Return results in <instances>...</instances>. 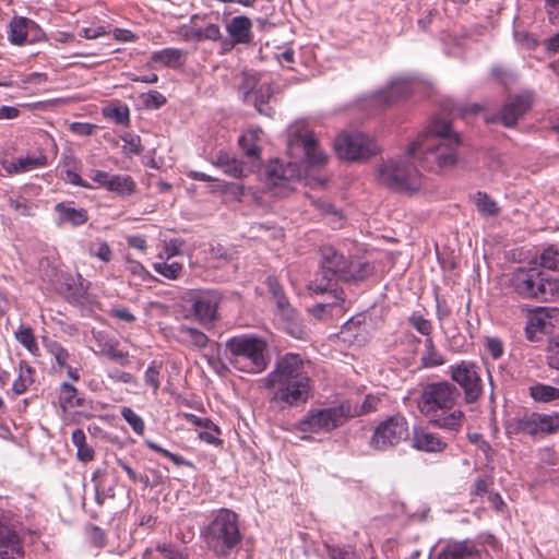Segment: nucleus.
Listing matches in <instances>:
<instances>
[{"mask_svg": "<svg viewBox=\"0 0 559 559\" xmlns=\"http://www.w3.org/2000/svg\"><path fill=\"white\" fill-rule=\"evenodd\" d=\"M264 389L272 393L271 402L284 407L306 404L311 397L313 381L305 370L299 355L288 353L277 359L274 369L261 381Z\"/></svg>", "mask_w": 559, "mask_h": 559, "instance_id": "nucleus-1", "label": "nucleus"}, {"mask_svg": "<svg viewBox=\"0 0 559 559\" xmlns=\"http://www.w3.org/2000/svg\"><path fill=\"white\" fill-rule=\"evenodd\" d=\"M459 397L457 388L443 380L423 385L416 404L418 412L429 425L450 432H459L465 419L464 413L455 408Z\"/></svg>", "mask_w": 559, "mask_h": 559, "instance_id": "nucleus-2", "label": "nucleus"}, {"mask_svg": "<svg viewBox=\"0 0 559 559\" xmlns=\"http://www.w3.org/2000/svg\"><path fill=\"white\" fill-rule=\"evenodd\" d=\"M205 548L217 559H227L242 546L243 535L239 526V515L222 508L213 512L209 523L201 530Z\"/></svg>", "mask_w": 559, "mask_h": 559, "instance_id": "nucleus-3", "label": "nucleus"}, {"mask_svg": "<svg viewBox=\"0 0 559 559\" xmlns=\"http://www.w3.org/2000/svg\"><path fill=\"white\" fill-rule=\"evenodd\" d=\"M320 254V269L313 282L314 293L332 290L338 281H362L373 272L370 263L352 261L332 246L322 247Z\"/></svg>", "mask_w": 559, "mask_h": 559, "instance_id": "nucleus-4", "label": "nucleus"}, {"mask_svg": "<svg viewBox=\"0 0 559 559\" xmlns=\"http://www.w3.org/2000/svg\"><path fill=\"white\" fill-rule=\"evenodd\" d=\"M459 144V138L418 136L407 155L417 158L424 169L440 173L456 165Z\"/></svg>", "mask_w": 559, "mask_h": 559, "instance_id": "nucleus-5", "label": "nucleus"}, {"mask_svg": "<svg viewBox=\"0 0 559 559\" xmlns=\"http://www.w3.org/2000/svg\"><path fill=\"white\" fill-rule=\"evenodd\" d=\"M230 354V364L248 373L264 371L270 362L266 342L253 334H241L228 338L225 343Z\"/></svg>", "mask_w": 559, "mask_h": 559, "instance_id": "nucleus-6", "label": "nucleus"}, {"mask_svg": "<svg viewBox=\"0 0 559 559\" xmlns=\"http://www.w3.org/2000/svg\"><path fill=\"white\" fill-rule=\"evenodd\" d=\"M510 287L525 299L548 301L559 294V282L547 277L538 267H518L510 277Z\"/></svg>", "mask_w": 559, "mask_h": 559, "instance_id": "nucleus-7", "label": "nucleus"}, {"mask_svg": "<svg viewBox=\"0 0 559 559\" xmlns=\"http://www.w3.org/2000/svg\"><path fill=\"white\" fill-rule=\"evenodd\" d=\"M409 158L413 157L406 153L403 157L383 163L378 170L379 182L395 192L418 191L421 187V176Z\"/></svg>", "mask_w": 559, "mask_h": 559, "instance_id": "nucleus-8", "label": "nucleus"}, {"mask_svg": "<svg viewBox=\"0 0 559 559\" xmlns=\"http://www.w3.org/2000/svg\"><path fill=\"white\" fill-rule=\"evenodd\" d=\"M352 402L342 401L338 405L326 408H313L298 423L301 432L320 433L331 432L353 418Z\"/></svg>", "mask_w": 559, "mask_h": 559, "instance_id": "nucleus-9", "label": "nucleus"}, {"mask_svg": "<svg viewBox=\"0 0 559 559\" xmlns=\"http://www.w3.org/2000/svg\"><path fill=\"white\" fill-rule=\"evenodd\" d=\"M408 437V421L402 414H394L382 420L373 430L369 445L385 451L400 444Z\"/></svg>", "mask_w": 559, "mask_h": 559, "instance_id": "nucleus-10", "label": "nucleus"}, {"mask_svg": "<svg viewBox=\"0 0 559 559\" xmlns=\"http://www.w3.org/2000/svg\"><path fill=\"white\" fill-rule=\"evenodd\" d=\"M449 374L453 382L460 385L466 403H475L483 395V380L480 368L473 361L462 360L449 367Z\"/></svg>", "mask_w": 559, "mask_h": 559, "instance_id": "nucleus-11", "label": "nucleus"}, {"mask_svg": "<svg viewBox=\"0 0 559 559\" xmlns=\"http://www.w3.org/2000/svg\"><path fill=\"white\" fill-rule=\"evenodd\" d=\"M334 147L337 155L347 160L365 159L379 152L377 142L361 132L340 134Z\"/></svg>", "mask_w": 559, "mask_h": 559, "instance_id": "nucleus-12", "label": "nucleus"}, {"mask_svg": "<svg viewBox=\"0 0 559 559\" xmlns=\"http://www.w3.org/2000/svg\"><path fill=\"white\" fill-rule=\"evenodd\" d=\"M288 147H301L305 152L306 160L311 166H322L326 163V155L320 148L312 132L306 126H296L290 130L288 136Z\"/></svg>", "mask_w": 559, "mask_h": 559, "instance_id": "nucleus-13", "label": "nucleus"}, {"mask_svg": "<svg viewBox=\"0 0 559 559\" xmlns=\"http://www.w3.org/2000/svg\"><path fill=\"white\" fill-rule=\"evenodd\" d=\"M301 173L297 163L289 162L286 165L275 160L271 163L266 170L267 185L284 190L283 194L292 191L293 183L299 180Z\"/></svg>", "mask_w": 559, "mask_h": 559, "instance_id": "nucleus-14", "label": "nucleus"}, {"mask_svg": "<svg viewBox=\"0 0 559 559\" xmlns=\"http://www.w3.org/2000/svg\"><path fill=\"white\" fill-rule=\"evenodd\" d=\"M222 296L216 290L200 292L193 298L192 311L195 320L202 325L213 323L217 319V308Z\"/></svg>", "mask_w": 559, "mask_h": 559, "instance_id": "nucleus-15", "label": "nucleus"}, {"mask_svg": "<svg viewBox=\"0 0 559 559\" xmlns=\"http://www.w3.org/2000/svg\"><path fill=\"white\" fill-rule=\"evenodd\" d=\"M557 308L538 307L530 311L525 325V334L531 342H537L542 335L554 328L552 318L558 314Z\"/></svg>", "mask_w": 559, "mask_h": 559, "instance_id": "nucleus-16", "label": "nucleus"}, {"mask_svg": "<svg viewBox=\"0 0 559 559\" xmlns=\"http://www.w3.org/2000/svg\"><path fill=\"white\" fill-rule=\"evenodd\" d=\"M533 100L534 96L531 92L515 95L504 104L495 120L500 121L504 127H514L518 120L531 109Z\"/></svg>", "mask_w": 559, "mask_h": 559, "instance_id": "nucleus-17", "label": "nucleus"}, {"mask_svg": "<svg viewBox=\"0 0 559 559\" xmlns=\"http://www.w3.org/2000/svg\"><path fill=\"white\" fill-rule=\"evenodd\" d=\"M22 542L13 528L0 519V559H23Z\"/></svg>", "mask_w": 559, "mask_h": 559, "instance_id": "nucleus-18", "label": "nucleus"}, {"mask_svg": "<svg viewBox=\"0 0 559 559\" xmlns=\"http://www.w3.org/2000/svg\"><path fill=\"white\" fill-rule=\"evenodd\" d=\"M436 559H480V551L469 539L448 540Z\"/></svg>", "mask_w": 559, "mask_h": 559, "instance_id": "nucleus-19", "label": "nucleus"}, {"mask_svg": "<svg viewBox=\"0 0 559 559\" xmlns=\"http://www.w3.org/2000/svg\"><path fill=\"white\" fill-rule=\"evenodd\" d=\"M412 445L418 451L428 453H441L448 443L438 433L429 431L424 427H414Z\"/></svg>", "mask_w": 559, "mask_h": 559, "instance_id": "nucleus-20", "label": "nucleus"}, {"mask_svg": "<svg viewBox=\"0 0 559 559\" xmlns=\"http://www.w3.org/2000/svg\"><path fill=\"white\" fill-rule=\"evenodd\" d=\"M58 213V225L70 224L71 226H81L88 221L87 211L75 209L70 202H59L55 206Z\"/></svg>", "mask_w": 559, "mask_h": 559, "instance_id": "nucleus-21", "label": "nucleus"}, {"mask_svg": "<svg viewBox=\"0 0 559 559\" xmlns=\"http://www.w3.org/2000/svg\"><path fill=\"white\" fill-rule=\"evenodd\" d=\"M539 414L533 413L522 417H515L508 421L506 430L508 435L527 433L531 436L539 435Z\"/></svg>", "mask_w": 559, "mask_h": 559, "instance_id": "nucleus-22", "label": "nucleus"}, {"mask_svg": "<svg viewBox=\"0 0 559 559\" xmlns=\"http://www.w3.org/2000/svg\"><path fill=\"white\" fill-rule=\"evenodd\" d=\"M1 166L3 169L9 174H20L25 173L31 169L37 168V167H44L47 165V156L43 153H40L37 156H27L24 158H19L17 160H8L2 159Z\"/></svg>", "mask_w": 559, "mask_h": 559, "instance_id": "nucleus-23", "label": "nucleus"}, {"mask_svg": "<svg viewBox=\"0 0 559 559\" xmlns=\"http://www.w3.org/2000/svg\"><path fill=\"white\" fill-rule=\"evenodd\" d=\"M260 129L248 130L246 133L239 136L238 144L243 151L245 155L253 163L260 162L261 148L258 145L260 141Z\"/></svg>", "mask_w": 559, "mask_h": 559, "instance_id": "nucleus-24", "label": "nucleus"}, {"mask_svg": "<svg viewBox=\"0 0 559 559\" xmlns=\"http://www.w3.org/2000/svg\"><path fill=\"white\" fill-rule=\"evenodd\" d=\"M94 336L98 342L102 355L121 366H128L130 364L129 353L120 349L117 341H104L102 333L94 334Z\"/></svg>", "mask_w": 559, "mask_h": 559, "instance_id": "nucleus-25", "label": "nucleus"}, {"mask_svg": "<svg viewBox=\"0 0 559 559\" xmlns=\"http://www.w3.org/2000/svg\"><path fill=\"white\" fill-rule=\"evenodd\" d=\"M227 31L236 44H248L251 40V22L246 16L231 19Z\"/></svg>", "mask_w": 559, "mask_h": 559, "instance_id": "nucleus-26", "label": "nucleus"}, {"mask_svg": "<svg viewBox=\"0 0 559 559\" xmlns=\"http://www.w3.org/2000/svg\"><path fill=\"white\" fill-rule=\"evenodd\" d=\"M215 165L223 169V171L234 178H241L245 176V167L242 162L227 152L219 151L216 155Z\"/></svg>", "mask_w": 559, "mask_h": 559, "instance_id": "nucleus-27", "label": "nucleus"}, {"mask_svg": "<svg viewBox=\"0 0 559 559\" xmlns=\"http://www.w3.org/2000/svg\"><path fill=\"white\" fill-rule=\"evenodd\" d=\"M35 381V369L25 360H21L19 364V376L12 384V391L16 395H21L27 391V389Z\"/></svg>", "mask_w": 559, "mask_h": 559, "instance_id": "nucleus-28", "label": "nucleus"}, {"mask_svg": "<svg viewBox=\"0 0 559 559\" xmlns=\"http://www.w3.org/2000/svg\"><path fill=\"white\" fill-rule=\"evenodd\" d=\"M106 189L120 197H129L135 192L136 183L129 175H112Z\"/></svg>", "mask_w": 559, "mask_h": 559, "instance_id": "nucleus-29", "label": "nucleus"}, {"mask_svg": "<svg viewBox=\"0 0 559 559\" xmlns=\"http://www.w3.org/2000/svg\"><path fill=\"white\" fill-rule=\"evenodd\" d=\"M179 335L181 343L199 349L205 348L210 341L205 333L187 325H181L179 328Z\"/></svg>", "mask_w": 559, "mask_h": 559, "instance_id": "nucleus-30", "label": "nucleus"}, {"mask_svg": "<svg viewBox=\"0 0 559 559\" xmlns=\"http://www.w3.org/2000/svg\"><path fill=\"white\" fill-rule=\"evenodd\" d=\"M266 286L269 292L275 299L278 309L282 310L283 314H286L287 317H293L294 310L290 308L289 301L277 278L274 276H269L266 278Z\"/></svg>", "mask_w": 559, "mask_h": 559, "instance_id": "nucleus-31", "label": "nucleus"}, {"mask_svg": "<svg viewBox=\"0 0 559 559\" xmlns=\"http://www.w3.org/2000/svg\"><path fill=\"white\" fill-rule=\"evenodd\" d=\"M412 82L406 79H399L391 83L383 98L388 105L393 104L412 93Z\"/></svg>", "mask_w": 559, "mask_h": 559, "instance_id": "nucleus-32", "label": "nucleus"}, {"mask_svg": "<svg viewBox=\"0 0 559 559\" xmlns=\"http://www.w3.org/2000/svg\"><path fill=\"white\" fill-rule=\"evenodd\" d=\"M272 94L273 90L270 84H262L259 88L252 92L253 106L261 115H265L267 117L273 116V109L267 106Z\"/></svg>", "mask_w": 559, "mask_h": 559, "instance_id": "nucleus-33", "label": "nucleus"}, {"mask_svg": "<svg viewBox=\"0 0 559 559\" xmlns=\"http://www.w3.org/2000/svg\"><path fill=\"white\" fill-rule=\"evenodd\" d=\"M183 51L177 48H165L153 52L151 60L153 62L163 63L169 68H177L181 66Z\"/></svg>", "mask_w": 559, "mask_h": 559, "instance_id": "nucleus-34", "label": "nucleus"}, {"mask_svg": "<svg viewBox=\"0 0 559 559\" xmlns=\"http://www.w3.org/2000/svg\"><path fill=\"white\" fill-rule=\"evenodd\" d=\"M59 404L63 409L83 406V399L78 397V390L68 382H62L59 389Z\"/></svg>", "mask_w": 559, "mask_h": 559, "instance_id": "nucleus-35", "label": "nucleus"}, {"mask_svg": "<svg viewBox=\"0 0 559 559\" xmlns=\"http://www.w3.org/2000/svg\"><path fill=\"white\" fill-rule=\"evenodd\" d=\"M72 443L76 447V456L81 462L87 463L94 459V450L86 443V436L82 429H75L71 437Z\"/></svg>", "mask_w": 559, "mask_h": 559, "instance_id": "nucleus-36", "label": "nucleus"}, {"mask_svg": "<svg viewBox=\"0 0 559 559\" xmlns=\"http://www.w3.org/2000/svg\"><path fill=\"white\" fill-rule=\"evenodd\" d=\"M530 396L538 403H549L556 400H559V389L537 383L528 388Z\"/></svg>", "mask_w": 559, "mask_h": 559, "instance_id": "nucleus-37", "label": "nucleus"}, {"mask_svg": "<svg viewBox=\"0 0 559 559\" xmlns=\"http://www.w3.org/2000/svg\"><path fill=\"white\" fill-rule=\"evenodd\" d=\"M426 349L420 358L423 368H433L442 366L445 360L443 356L436 349L432 337H427L425 342Z\"/></svg>", "mask_w": 559, "mask_h": 559, "instance_id": "nucleus-38", "label": "nucleus"}, {"mask_svg": "<svg viewBox=\"0 0 559 559\" xmlns=\"http://www.w3.org/2000/svg\"><path fill=\"white\" fill-rule=\"evenodd\" d=\"M31 21L26 17H14L10 23V41L22 45L27 39V25Z\"/></svg>", "mask_w": 559, "mask_h": 559, "instance_id": "nucleus-39", "label": "nucleus"}, {"mask_svg": "<svg viewBox=\"0 0 559 559\" xmlns=\"http://www.w3.org/2000/svg\"><path fill=\"white\" fill-rule=\"evenodd\" d=\"M418 136L459 138L451 131V124L444 119H433L427 130Z\"/></svg>", "mask_w": 559, "mask_h": 559, "instance_id": "nucleus-40", "label": "nucleus"}, {"mask_svg": "<svg viewBox=\"0 0 559 559\" xmlns=\"http://www.w3.org/2000/svg\"><path fill=\"white\" fill-rule=\"evenodd\" d=\"M474 201L478 212L484 216H497L500 212L496 201L485 192L478 191Z\"/></svg>", "mask_w": 559, "mask_h": 559, "instance_id": "nucleus-41", "label": "nucleus"}, {"mask_svg": "<svg viewBox=\"0 0 559 559\" xmlns=\"http://www.w3.org/2000/svg\"><path fill=\"white\" fill-rule=\"evenodd\" d=\"M44 345L47 352L53 356L56 362L60 368L67 367V361L70 357L69 352L57 341L45 340Z\"/></svg>", "mask_w": 559, "mask_h": 559, "instance_id": "nucleus-42", "label": "nucleus"}, {"mask_svg": "<svg viewBox=\"0 0 559 559\" xmlns=\"http://www.w3.org/2000/svg\"><path fill=\"white\" fill-rule=\"evenodd\" d=\"M15 337L31 354L38 355L39 347L36 343L33 330L29 326H21L15 332Z\"/></svg>", "mask_w": 559, "mask_h": 559, "instance_id": "nucleus-43", "label": "nucleus"}, {"mask_svg": "<svg viewBox=\"0 0 559 559\" xmlns=\"http://www.w3.org/2000/svg\"><path fill=\"white\" fill-rule=\"evenodd\" d=\"M154 271L168 278V280H177L182 274V264L178 262H156L153 264Z\"/></svg>", "mask_w": 559, "mask_h": 559, "instance_id": "nucleus-44", "label": "nucleus"}, {"mask_svg": "<svg viewBox=\"0 0 559 559\" xmlns=\"http://www.w3.org/2000/svg\"><path fill=\"white\" fill-rule=\"evenodd\" d=\"M540 265L545 269L559 271V246L550 245L540 254Z\"/></svg>", "mask_w": 559, "mask_h": 559, "instance_id": "nucleus-45", "label": "nucleus"}, {"mask_svg": "<svg viewBox=\"0 0 559 559\" xmlns=\"http://www.w3.org/2000/svg\"><path fill=\"white\" fill-rule=\"evenodd\" d=\"M8 203H9V206L12 210L17 212L22 216L29 217V216H34L35 215L36 205L32 201L27 200L26 198H23V197H19V198L9 197Z\"/></svg>", "mask_w": 559, "mask_h": 559, "instance_id": "nucleus-46", "label": "nucleus"}, {"mask_svg": "<svg viewBox=\"0 0 559 559\" xmlns=\"http://www.w3.org/2000/svg\"><path fill=\"white\" fill-rule=\"evenodd\" d=\"M103 115L106 118L112 119L118 124H128L130 121V110L127 105L105 107Z\"/></svg>", "mask_w": 559, "mask_h": 559, "instance_id": "nucleus-47", "label": "nucleus"}, {"mask_svg": "<svg viewBox=\"0 0 559 559\" xmlns=\"http://www.w3.org/2000/svg\"><path fill=\"white\" fill-rule=\"evenodd\" d=\"M381 404V399L373 394H367L364 402L359 407L352 404V411L354 412L353 417L362 416L366 414L373 413L378 409Z\"/></svg>", "mask_w": 559, "mask_h": 559, "instance_id": "nucleus-48", "label": "nucleus"}, {"mask_svg": "<svg viewBox=\"0 0 559 559\" xmlns=\"http://www.w3.org/2000/svg\"><path fill=\"white\" fill-rule=\"evenodd\" d=\"M123 141V151L127 155H140L144 151L141 138L132 132H124L121 136Z\"/></svg>", "mask_w": 559, "mask_h": 559, "instance_id": "nucleus-49", "label": "nucleus"}, {"mask_svg": "<svg viewBox=\"0 0 559 559\" xmlns=\"http://www.w3.org/2000/svg\"><path fill=\"white\" fill-rule=\"evenodd\" d=\"M160 368L162 364L154 360L148 365L144 373V382L152 388L154 394L157 393L160 386Z\"/></svg>", "mask_w": 559, "mask_h": 559, "instance_id": "nucleus-50", "label": "nucleus"}, {"mask_svg": "<svg viewBox=\"0 0 559 559\" xmlns=\"http://www.w3.org/2000/svg\"><path fill=\"white\" fill-rule=\"evenodd\" d=\"M121 416L131 426L132 430L136 435L142 436L144 433V420L142 419V417L135 414L130 407H122Z\"/></svg>", "mask_w": 559, "mask_h": 559, "instance_id": "nucleus-51", "label": "nucleus"}, {"mask_svg": "<svg viewBox=\"0 0 559 559\" xmlns=\"http://www.w3.org/2000/svg\"><path fill=\"white\" fill-rule=\"evenodd\" d=\"M145 444L148 449L162 454L163 456L169 459L177 466H189L191 465L183 456L179 454H175L169 452L168 450L162 448L157 443L152 440H145Z\"/></svg>", "mask_w": 559, "mask_h": 559, "instance_id": "nucleus-52", "label": "nucleus"}, {"mask_svg": "<svg viewBox=\"0 0 559 559\" xmlns=\"http://www.w3.org/2000/svg\"><path fill=\"white\" fill-rule=\"evenodd\" d=\"M539 435L540 433H554L559 430V413L551 415L539 414Z\"/></svg>", "mask_w": 559, "mask_h": 559, "instance_id": "nucleus-53", "label": "nucleus"}, {"mask_svg": "<svg viewBox=\"0 0 559 559\" xmlns=\"http://www.w3.org/2000/svg\"><path fill=\"white\" fill-rule=\"evenodd\" d=\"M200 17L198 15H193L191 17L192 26H182L180 28V35L186 41H202V36L200 32V27L197 24V21Z\"/></svg>", "mask_w": 559, "mask_h": 559, "instance_id": "nucleus-54", "label": "nucleus"}, {"mask_svg": "<svg viewBox=\"0 0 559 559\" xmlns=\"http://www.w3.org/2000/svg\"><path fill=\"white\" fill-rule=\"evenodd\" d=\"M409 323L412 324L413 328H415L420 334L427 336V337H431L430 334H431V331H432V325H431V322L427 319H425L421 314H418V313H413L411 317H409Z\"/></svg>", "mask_w": 559, "mask_h": 559, "instance_id": "nucleus-55", "label": "nucleus"}, {"mask_svg": "<svg viewBox=\"0 0 559 559\" xmlns=\"http://www.w3.org/2000/svg\"><path fill=\"white\" fill-rule=\"evenodd\" d=\"M90 253L93 257L98 258L99 260H102L105 263L109 262L112 257V251H111L109 245L105 241L98 242V243H93L90 248Z\"/></svg>", "mask_w": 559, "mask_h": 559, "instance_id": "nucleus-56", "label": "nucleus"}, {"mask_svg": "<svg viewBox=\"0 0 559 559\" xmlns=\"http://www.w3.org/2000/svg\"><path fill=\"white\" fill-rule=\"evenodd\" d=\"M166 97L158 91H150L143 99V103L148 109H158L166 104Z\"/></svg>", "mask_w": 559, "mask_h": 559, "instance_id": "nucleus-57", "label": "nucleus"}, {"mask_svg": "<svg viewBox=\"0 0 559 559\" xmlns=\"http://www.w3.org/2000/svg\"><path fill=\"white\" fill-rule=\"evenodd\" d=\"M258 81L254 75L247 73L242 74L241 84L239 85V92H242V100L249 102L251 93L254 91Z\"/></svg>", "mask_w": 559, "mask_h": 559, "instance_id": "nucleus-58", "label": "nucleus"}, {"mask_svg": "<svg viewBox=\"0 0 559 559\" xmlns=\"http://www.w3.org/2000/svg\"><path fill=\"white\" fill-rule=\"evenodd\" d=\"M491 485V477H479L475 480L471 495L481 497L488 492Z\"/></svg>", "mask_w": 559, "mask_h": 559, "instance_id": "nucleus-59", "label": "nucleus"}, {"mask_svg": "<svg viewBox=\"0 0 559 559\" xmlns=\"http://www.w3.org/2000/svg\"><path fill=\"white\" fill-rule=\"evenodd\" d=\"M324 547L331 559H353L350 551L345 548L329 544H325Z\"/></svg>", "mask_w": 559, "mask_h": 559, "instance_id": "nucleus-60", "label": "nucleus"}, {"mask_svg": "<svg viewBox=\"0 0 559 559\" xmlns=\"http://www.w3.org/2000/svg\"><path fill=\"white\" fill-rule=\"evenodd\" d=\"M486 348L493 359H498L503 354V345L499 338H488Z\"/></svg>", "mask_w": 559, "mask_h": 559, "instance_id": "nucleus-61", "label": "nucleus"}, {"mask_svg": "<svg viewBox=\"0 0 559 559\" xmlns=\"http://www.w3.org/2000/svg\"><path fill=\"white\" fill-rule=\"evenodd\" d=\"M97 127L92 123H85V122H73L70 126V129L72 132L79 134V135H92Z\"/></svg>", "mask_w": 559, "mask_h": 559, "instance_id": "nucleus-62", "label": "nucleus"}, {"mask_svg": "<svg viewBox=\"0 0 559 559\" xmlns=\"http://www.w3.org/2000/svg\"><path fill=\"white\" fill-rule=\"evenodd\" d=\"M156 551L163 554L168 559H180L181 554L179 550L171 544H158L156 546Z\"/></svg>", "mask_w": 559, "mask_h": 559, "instance_id": "nucleus-63", "label": "nucleus"}, {"mask_svg": "<svg viewBox=\"0 0 559 559\" xmlns=\"http://www.w3.org/2000/svg\"><path fill=\"white\" fill-rule=\"evenodd\" d=\"M548 366L559 370V342L552 343L548 348Z\"/></svg>", "mask_w": 559, "mask_h": 559, "instance_id": "nucleus-64", "label": "nucleus"}]
</instances>
